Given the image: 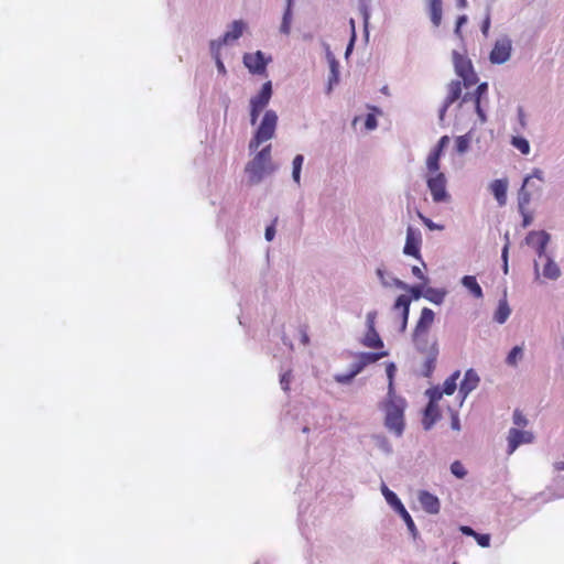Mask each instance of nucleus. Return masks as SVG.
Masks as SVG:
<instances>
[{
  "instance_id": "obj_1",
  "label": "nucleus",
  "mask_w": 564,
  "mask_h": 564,
  "mask_svg": "<svg viewBox=\"0 0 564 564\" xmlns=\"http://www.w3.org/2000/svg\"><path fill=\"white\" fill-rule=\"evenodd\" d=\"M273 95V85L271 80L263 83L259 91L250 98L249 119L250 124L254 126L264 111L258 127L249 141V150L256 151L261 144L271 140L275 135L279 117L275 110L265 109Z\"/></svg>"
},
{
  "instance_id": "obj_2",
  "label": "nucleus",
  "mask_w": 564,
  "mask_h": 564,
  "mask_svg": "<svg viewBox=\"0 0 564 564\" xmlns=\"http://www.w3.org/2000/svg\"><path fill=\"white\" fill-rule=\"evenodd\" d=\"M408 402L402 395L397 393H387L384 400L380 404V409L384 412V426L397 437H401L405 429L404 412Z\"/></svg>"
},
{
  "instance_id": "obj_3",
  "label": "nucleus",
  "mask_w": 564,
  "mask_h": 564,
  "mask_svg": "<svg viewBox=\"0 0 564 564\" xmlns=\"http://www.w3.org/2000/svg\"><path fill=\"white\" fill-rule=\"evenodd\" d=\"M271 144L263 147L246 165L245 172L251 184L260 183L267 174V164L271 160Z\"/></svg>"
},
{
  "instance_id": "obj_4",
  "label": "nucleus",
  "mask_w": 564,
  "mask_h": 564,
  "mask_svg": "<svg viewBox=\"0 0 564 564\" xmlns=\"http://www.w3.org/2000/svg\"><path fill=\"white\" fill-rule=\"evenodd\" d=\"M453 64L455 73L463 79V84L466 88H469L478 83V76L474 69V65L467 56L460 54L457 51L452 53Z\"/></svg>"
},
{
  "instance_id": "obj_5",
  "label": "nucleus",
  "mask_w": 564,
  "mask_h": 564,
  "mask_svg": "<svg viewBox=\"0 0 564 564\" xmlns=\"http://www.w3.org/2000/svg\"><path fill=\"white\" fill-rule=\"evenodd\" d=\"M432 175L426 178V186L431 193L434 203H447L451 199V195L447 192L446 185L447 180L443 172H431Z\"/></svg>"
},
{
  "instance_id": "obj_6",
  "label": "nucleus",
  "mask_w": 564,
  "mask_h": 564,
  "mask_svg": "<svg viewBox=\"0 0 564 564\" xmlns=\"http://www.w3.org/2000/svg\"><path fill=\"white\" fill-rule=\"evenodd\" d=\"M272 62V57L262 51L253 53H245L242 63L245 67L252 75L263 76L267 75L268 65Z\"/></svg>"
},
{
  "instance_id": "obj_7",
  "label": "nucleus",
  "mask_w": 564,
  "mask_h": 564,
  "mask_svg": "<svg viewBox=\"0 0 564 564\" xmlns=\"http://www.w3.org/2000/svg\"><path fill=\"white\" fill-rule=\"evenodd\" d=\"M421 246H422V234L421 230L412 225H409L406 228V238L403 247V253L409 257H413L419 260L423 267H426L422 254H421Z\"/></svg>"
},
{
  "instance_id": "obj_8",
  "label": "nucleus",
  "mask_w": 564,
  "mask_h": 564,
  "mask_svg": "<svg viewBox=\"0 0 564 564\" xmlns=\"http://www.w3.org/2000/svg\"><path fill=\"white\" fill-rule=\"evenodd\" d=\"M512 52V41L509 36L503 35L496 40L489 53V61L494 65L505 64L510 59Z\"/></svg>"
},
{
  "instance_id": "obj_9",
  "label": "nucleus",
  "mask_w": 564,
  "mask_h": 564,
  "mask_svg": "<svg viewBox=\"0 0 564 564\" xmlns=\"http://www.w3.org/2000/svg\"><path fill=\"white\" fill-rule=\"evenodd\" d=\"M507 454H513L518 447L524 444H531L534 441V434L530 431L511 427L508 432Z\"/></svg>"
},
{
  "instance_id": "obj_10",
  "label": "nucleus",
  "mask_w": 564,
  "mask_h": 564,
  "mask_svg": "<svg viewBox=\"0 0 564 564\" xmlns=\"http://www.w3.org/2000/svg\"><path fill=\"white\" fill-rule=\"evenodd\" d=\"M388 355V350L357 352L355 354L356 360L350 365V367L357 375H359L367 366L376 364Z\"/></svg>"
},
{
  "instance_id": "obj_11",
  "label": "nucleus",
  "mask_w": 564,
  "mask_h": 564,
  "mask_svg": "<svg viewBox=\"0 0 564 564\" xmlns=\"http://www.w3.org/2000/svg\"><path fill=\"white\" fill-rule=\"evenodd\" d=\"M551 240V235L545 230H531L525 237V243L532 247L538 257H546V247Z\"/></svg>"
},
{
  "instance_id": "obj_12",
  "label": "nucleus",
  "mask_w": 564,
  "mask_h": 564,
  "mask_svg": "<svg viewBox=\"0 0 564 564\" xmlns=\"http://www.w3.org/2000/svg\"><path fill=\"white\" fill-rule=\"evenodd\" d=\"M480 382V377L477 371L469 368L465 371L464 378L460 381L457 397L460 399L459 405L462 406L468 394L474 391Z\"/></svg>"
},
{
  "instance_id": "obj_13",
  "label": "nucleus",
  "mask_w": 564,
  "mask_h": 564,
  "mask_svg": "<svg viewBox=\"0 0 564 564\" xmlns=\"http://www.w3.org/2000/svg\"><path fill=\"white\" fill-rule=\"evenodd\" d=\"M449 143V137L443 135L438 139L437 143L430 151L426 159V169L429 172H437L441 166V158L444 153L445 148Z\"/></svg>"
},
{
  "instance_id": "obj_14",
  "label": "nucleus",
  "mask_w": 564,
  "mask_h": 564,
  "mask_svg": "<svg viewBox=\"0 0 564 564\" xmlns=\"http://www.w3.org/2000/svg\"><path fill=\"white\" fill-rule=\"evenodd\" d=\"M392 310L400 313L399 332L402 334L405 333L410 316V299H408L405 294L398 295L392 305Z\"/></svg>"
},
{
  "instance_id": "obj_15",
  "label": "nucleus",
  "mask_w": 564,
  "mask_h": 564,
  "mask_svg": "<svg viewBox=\"0 0 564 564\" xmlns=\"http://www.w3.org/2000/svg\"><path fill=\"white\" fill-rule=\"evenodd\" d=\"M422 509L429 514H437L441 510V501L437 496L427 491L421 490L417 496Z\"/></svg>"
},
{
  "instance_id": "obj_16",
  "label": "nucleus",
  "mask_w": 564,
  "mask_h": 564,
  "mask_svg": "<svg viewBox=\"0 0 564 564\" xmlns=\"http://www.w3.org/2000/svg\"><path fill=\"white\" fill-rule=\"evenodd\" d=\"M438 355H440L438 343H437V339H434L432 341V350L430 351L429 356H425V359L422 364V368L420 370L421 377H424V378L432 377V375L435 370V367H436V361H437Z\"/></svg>"
},
{
  "instance_id": "obj_17",
  "label": "nucleus",
  "mask_w": 564,
  "mask_h": 564,
  "mask_svg": "<svg viewBox=\"0 0 564 564\" xmlns=\"http://www.w3.org/2000/svg\"><path fill=\"white\" fill-rule=\"evenodd\" d=\"M442 417L441 411L437 404H426L422 410V427L424 431H431L433 426Z\"/></svg>"
},
{
  "instance_id": "obj_18",
  "label": "nucleus",
  "mask_w": 564,
  "mask_h": 564,
  "mask_svg": "<svg viewBox=\"0 0 564 564\" xmlns=\"http://www.w3.org/2000/svg\"><path fill=\"white\" fill-rule=\"evenodd\" d=\"M246 29L247 23L243 20H235L228 25V29L221 36H219V39L224 43L230 44L239 40L242 36Z\"/></svg>"
},
{
  "instance_id": "obj_19",
  "label": "nucleus",
  "mask_w": 564,
  "mask_h": 564,
  "mask_svg": "<svg viewBox=\"0 0 564 564\" xmlns=\"http://www.w3.org/2000/svg\"><path fill=\"white\" fill-rule=\"evenodd\" d=\"M435 318V313L433 310L429 307H423L420 314V317L414 327L413 334L417 337V335L427 334L430 327L432 326Z\"/></svg>"
},
{
  "instance_id": "obj_20",
  "label": "nucleus",
  "mask_w": 564,
  "mask_h": 564,
  "mask_svg": "<svg viewBox=\"0 0 564 564\" xmlns=\"http://www.w3.org/2000/svg\"><path fill=\"white\" fill-rule=\"evenodd\" d=\"M489 189L498 205L505 206L507 203L508 180L497 178L492 181L489 185Z\"/></svg>"
},
{
  "instance_id": "obj_21",
  "label": "nucleus",
  "mask_w": 564,
  "mask_h": 564,
  "mask_svg": "<svg viewBox=\"0 0 564 564\" xmlns=\"http://www.w3.org/2000/svg\"><path fill=\"white\" fill-rule=\"evenodd\" d=\"M360 344L371 349L383 350L384 343L376 328L367 329Z\"/></svg>"
},
{
  "instance_id": "obj_22",
  "label": "nucleus",
  "mask_w": 564,
  "mask_h": 564,
  "mask_svg": "<svg viewBox=\"0 0 564 564\" xmlns=\"http://www.w3.org/2000/svg\"><path fill=\"white\" fill-rule=\"evenodd\" d=\"M427 11L430 20L435 28H438L443 19V1L427 0Z\"/></svg>"
},
{
  "instance_id": "obj_23",
  "label": "nucleus",
  "mask_w": 564,
  "mask_h": 564,
  "mask_svg": "<svg viewBox=\"0 0 564 564\" xmlns=\"http://www.w3.org/2000/svg\"><path fill=\"white\" fill-rule=\"evenodd\" d=\"M488 94V83L484 82L477 85L476 89L473 93H465L462 97V102L473 101L474 105L476 102H481L482 98Z\"/></svg>"
},
{
  "instance_id": "obj_24",
  "label": "nucleus",
  "mask_w": 564,
  "mask_h": 564,
  "mask_svg": "<svg viewBox=\"0 0 564 564\" xmlns=\"http://www.w3.org/2000/svg\"><path fill=\"white\" fill-rule=\"evenodd\" d=\"M462 285L468 290V292L475 297V299H482L484 292L479 283L477 282V279L475 275H464L460 279Z\"/></svg>"
},
{
  "instance_id": "obj_25",
  "label": "nucleus",
  "mask_w": 564,
  "mask_h": 564,
  "mask_svg": "<svg viewBox=\"0 0 564 564\" xmlns=\"http://www.w3.org/2000/svg\"><path fill=\"white\" fill-rule=\"evenodd\" d=\"M381 491L387 503L395 513L405 508L401 499L398 497V495L391 489H389L384 484L382 485Z\"/></svg>"
},
{
  "instance_id": "obj_26",
  "label": "nucleus",
  "mask_w": 564,
  "mask_h": 564,
  "mask_svg": "<svg viewBox=\"0 0 564 564\" xmlns=\"http://www.w3.org/2000/svg\"><path fill=\"white\" fill-rule=\"evenodd\" d=\"M446 295H447V291L445 289H438V288H433V286L425 288L424 299L435 305L443 304Z\"/></svg>"
},
{
  "instance_id": "obj_27",
  "label": "nucleus",
  "mask_w": 564,
  "mask_h": 564,
  "mask_svg": "<svg viewBox=\"0 0 564 564\" xmlns=\"http://www.w3.org/2000/svg\"><path fill=\"white\" fill-rule=\"evenodd\" d=\"M511 314V308L506 297L499 300L498 306L494 313V321L498 324H505Z\"/></svg>"
},
{
  "instance_id": "obj_28",
  "label": "nucleus",
  "mask_w": 564,
  "mask_h": 564,
  "mask_svg": "<svg viewBox=\"0 0 564 564\" xmlns=\"http://www.w3.org/2000/svg\"><path fill=\"white\" fill-rule=\"evenodd\" d=\"M293 6H294V2H286L284 12L282 15L280 32L285 35H289L291 32V23H292V19H293Z\"/></svg>"
},
{
  "instance_id": "obj_29",
  "label": "nucleus",
  "mask_w": 564,
  "mask_h": 564,
  "mask_svg": "<svg viewBox=\"0 0 564 564\" xmlns=\"http://www.w3.org/2000/svg\"><path fill=\"white\" fill-rule=\"evenodd\" d=\"M412 340L417 352L429 356L432 350V343L430 344L427 334L417 335L412 334Z\"/></svg>"
},
{
  "instance_id": "obj_30",
  "label": "nucleus",
  "mask_w": 564,
  "mask_h": 564,
  "mask_svg": "<svg viewBox=\"0 0 564 564\" xmlns=\"http://www.w3.org/2000/svg\"><path fill=\"white\" fill-rule=\"evenodd\" d=\"M462 83L457 79L452 80L448 84V93L444 101L447 102V105H453L455 101H457L459 98H462Z\"/></svg>"
},
{
  "instance_id": "obj_31",
  "label": "nucleus",
  "mask_w": 564,
  "mask_h": 564,
  "mask_svg": "<svg viewBox=\"0 0 564 564\" xmlns=\"http://www.w3.org/2000/svg\"><path fill=\"white\" fill-rule=\"evenodd\" d=\"M546 262L543 267V275L550 280H557L561 275V270L557 263L549 256L545 257Z\"/></svg>"
},
{
  "instance_id": "obj_32",
  "label": "nucleus",
  "mask_w": 564,
  "mask_h": 564,
  "mask_svg": "<svg viewBox=\"0 0 564 564\" xmlns=\"http://www.w3.org/2000/svg\"><path fill=\"white\" fill-rule=\"evenodd\" d=\"M473 139V130H469L467 133L463 135H458L455 138V151L458 154H465L468 152L470 142Z\"/></svg>"
},
{
  "instance_id": "obj_33",
  "label": "nucleus",
  "mask_w": 564,
  "mask_h": 564,
  "mask_svg": "<svg viewBox=\"0 0 564 564\" xmlns=\"http://www.w3.org/2000/svg\"><path fill=\"white\" fill-rule=\"evenodd\" d=\"M405 523L406 528H408V531L409 533L411 534L412 539L413 540H416L420 538V532L414 523V520L412 519L411 514L409 513V511L403 508L401 511H399L397 513Z\"/></svg>"
},
{
  "instance_id": "obj_34",
  "label": "nucleus",
  "mask_w": 564,
  "mask_h": 564,
  "mask_svg": "<svg viewBox=\"0 0 564 564\" xmlns=\"http://www.w3.org/2000/svg\"><path fill=\"white\" fill-rule=\"evenodd\" d=\"M460 377V371L455 370L449 377L445 379L443 386L441 387L442 391L446 395H452L457 389V380Z\"/></svg>"
},
{
  "instance_id": "obj_35",
  "label": "nucleus",
  "mask_w": 564,
  "mask_h": 564,
  "mask_svg": "<svg viewBox=\"0 0 564 564\" xmlns=\"http://www.w3.org/2000/svg\"><path fill=\"white\" fill-rule=\"evenodd\" d=\"M305 158L303 154H296L292 160V180L300 186L301 185V173Z\"/></svg>"
},
{
  "instance_id": "obj_36",
  "label": "nucleus",
  "mask_w": 564,
  "mask_h": 564,
  "mask_svg": "<svg viewBox=\"0 0 564 564\" xmlns=\"http://www.w3.org/2000/svg\"><path fill=\"white\" fill-rule=\"evenodd\" d=\"M426 283H417V284H408L405 291L409 294H405L408 299H410V303L412 301H417L425 295Z\"/></svg>"
},
{
  "instance_id": "obj_37",
  "label": "nucleus",
  "mask_w": 564,
  "mask_h": 564,
  "mask_svg": "<svg viewBox=\"0 0 564 564\" xmlns=\"http://www.w3.org/2000/svg\"><path fill=\"white\" fill-rule=\"evenodd\" d=\"M397 370V365L393 361H389L386 364V375L388 379L387 393H397L394 384Z\"/></svg>"
},
{
  "instance_id": "obj_38",
  "label": "nucleus",
  "mask_w": 564,
  "mask_h": 564,
  "mask_svg": "<svg viewBox=\"0 0 564 564\" xmlns=\"http://www.w3.org/2000/svg\"><path fill=\"white\" fill-rule=\"evenodd\" d=\"M339 63L332 62V65H329V76L327 82V89L326 93L330 94L333 90V87L339 83L340 78V72H339Z\"/></svg>"
},
{
  "instance_id": "obj_39",
  "label": "nucleus",
  "mask_w": 564,
  "mask_h": 564,
  "mask_svg": "<svg viewBox=\"0 0 564 564\" xmlns=\"http://www.w3.org/2000/svg\"><path fill=\"white\" fill-rule=\"evenodd\" d=\"M373 440H375L376 446L382 453H384L386 455H391L393 453V447L387 436H384L382 434H376V435H373Z\"/></svg>"
},
{
  "instance_id": "obj_40",
  "label": "nucleus",
  "mask_w": 564,
  "mask_h": 564,
  "mask_svg": "<svg viewBox=\"0 0 564 564\" xmlns=\"http://www.w3.org/2000/svg\"><path fill=\"white\" fill-rule=\"evenodd\" d=\"M523 357V348L521 346H513L507 357H506V364L508 366L514 367L518 365V361Z\"/></svg>"
},
{
  "instance_id": "obj_41",
  "label": "nucleus",
  "mask_w": 564,
  "mask_h": 564,
  "mask_svg": "<svg viewBox=\"0 0 564 564\" xmlns=\"http://www.w3.org/2000/svg\"><path fill=\"white\" fill-rule=\"evenodd\" d=\"M511 144L517 150H519L522 154L527 155L530 153V143L529 141L522 137V135H514L511 138Z\"/></svg>"
},
{
  "instance_id": "obj_42",
  "label": "nucleus",
  "mask_w": 564,
  "mask_h": 564,
  "mask_svg": "<svg viewBox=\"0 0 564 564\" xmlns=\"http://www.w3.org/2000/svg\"><path fill=\"white\" fill-rule=\"evenodd\" d=\"M531 200V193L525 189V186H521L518 192V209L519 213H523V209L529 205Z\"/></svg>"
},
{
  "instance_id": "obj_43",
  "label": "nucleus",
  "mask_w": 564,
  "mask_h": 564,
  "mask_svg": "<svg viewBox=\"0 0 564 564\" xmlns=\"http://www.w3.org/2000/svg\"><path fill=\"white\" fill-rule=\"evenodd\" d=\"M227 45L224 43L219 37L216 40L209 41V53L214 61H217V58H221V48L223 46Z\"/></svg>"
},
{
  "instance_id": "obj_44",
  "label": "nucleus",
  "mask_w": 564,
  "mask_h": 564,
  "mask_svg": "<svg viewBox=\"0 0 564 564\" xmlns=\"http://www.w3.org/2000/svg\"><path fill=\"white\" fill-rule=\"evenodd\" d=\"M359 12L364 20L365 34H366V36H368L369 35L368 24H369V20H370V8H369L367 0H359Z\"/></svg>"
},
{
  "instance_id": "obj_45",
  "label": "nucleus",
  "mask_w": 564,
  "mask_h": 564,
  "mask_svg": "<svg viewBox=\"0 0 564 564\" xmlns=\"http://www.w3.org/2000/svg\"><path fill=\"white\" fill-rule=\"evenodd\" d=\"M425 394L429 398V402L426 404H437V401L442 399L444 392L442 391L440 386H435L429 388Z\"/></svg>"
},
{
  "instance_id": "obj_46",
  "label": "nucleus",
  "mask_w": 564,
  "mask_h": 564,
  "mask_svg": "<svg viewBox=\"0 0 564 564\" xmlns=\"http://www.w3.org/2000/svg\"><path fill=\"white\" fill-rule=\"evenodd\" d=\"M349 24H350V28H351V34H350V39H349L348 44H347L346 50H345V57L346 58H348L350 56V54L352 53L354 47H355V43H356V40H357V34H356V29H355V20L350 19Z\"/></svg>"
},
{
  "instance_id": "obj_47",
  "label": "nucleus",
  "mask_w": 564,
  "mask_h": 564,
  "mask_svg": "<svg viewBox=\"0 0 564 564\" xmlns=\"http://www.w3.org/2000/svg\"><path fill=\"white\" fill-rule=\"evenodd\" d=\"M356 376H358V375L350 367L349 371H347L345 373H337V375H335L334 379L337 383L349 384L352 382V380L355 379Z\"/></svg>"
},
{
  "instance_id": "obj_48",
  "label": "nucleus",
  "mask_w": 564,
  "mask_h": 564,
  "mask_svg": "<svg viewBox=\"0 0 564 564\" xmlns=\"http://www.w3.org/2000/svg\"><path fill=\"white\" fill-rule=\"evenodd\" d=\"M451 473L458 479H464L467 475V469L459 460H455L449 466Z\"/></svg>"
},
{
  "instance_id": "obj_49",
  "label": "nucleus",
  "mask_w": 564,
  "mask_h": 564,
  "mask_svg": "<svg viewBox=\"0 0 564 564\" xmlns=\"http://www.w3.org/2000/svg\"><path fill=\"white\" fill-rule=\"evenodd\" d=\"M532 178H536L540 182H544V173H543V171L540 170V169H533L532 173L524 177L523 186H527V185L534 186L533 183H530V181Z\"/></svg>"
},
{
  "instance_id": "obj_50",
  "label": "nucleus",
  "mask_w": 564,
  "mask_h": 564,
  "mask_svg": "<svg viewBox=\"0 0 564 564\" xmlns=\"http://www.w3.org/2000/svg\"><path fill=\"white\" fill-rule=\"evenodd\" d=\"M278 216L273 218V220L271 221V224H269L267 227H265V230H264V238L267 241H272L275 237V234H276V224H278Z\"/></svg>"
},
{
  "instance_id": "obj_51",
  "label": "nucleus",
  "mask_w": 564,
  "mask_h": 564,
  "mask_svg": "<svg viewBox=\"0 0 564 564\" xmlns=\"http://www.w3.org/2000/svg\"><path fill=\"white\" fill-rule=\"evenodd\" d=\"M491 25V15H490V8L487 7L485 18L481 21L480 24V31L484 34V36H488L489 30Z\"/></svg>"
},
{
  "instance_id": "obj_52",
  "label": "nucleus",
  "mask_w": 564,
  "mask_h": 564,
  "mask_svg": "<svg viewBox=\"0 0 564 564\" xmlns=\"http://www.w3.org/2000/svg\"><path fill=\"white\" fill-rule=\"evenodd\" d=\"M506 238L508 239V235L506 236ZM508 257H509V242L507 241L501 250L502 271L505 274H508V271H509Z\"/></svg>"
},
{
  "instance_id": "obj_53",
  "label": "nucleus",
  "mask_w": 564,
  "mask_h": 564,
  "mask_svg": "<svg viewBox=\"0 0 564 564\" xmlns=\"http://www.w3.org/2000/svg\"><path fill=\"white\" fill-rule=\"evenodd\" d=\"M378 127L377 116L375 113H367L365 118V128L368 131L376 130Z\"/></svg>"
},
{
  "instance_id": "obj_54",
  "label": "nucleus",
  "mask_w": 564,
  "mask_h": 564,
  "mask_svg": "<svg viewBox=\"0 0 564 564\" xmlns=\"http://www.w3.org/2000/svg\"><path fill=\"white\" fill-rule=\"evenodd\" d=\"M468 17L466 14L458 15L455 22L454 34L462 37V28L467 23Z\"/></svg>"
},
{
  "instance_id": "obj_55",
  "label": "nucleus",
  "mask_w": 564,
  "mask_h": 564,
  "mask_svg": "<svg viewBox=\"0 0 564 564\" xmlns=\"http://www.w3.org/2000/svg\"><path fill=\"white\" fill-rule=\"evenodd\" d=\"M474 539L476 540L477 544L481 547H489L490 546V534H487V533H476V535L474 536Z\"/></svg>"
},
{
  "instance_id": "obj_56",
  "label": "nucleus",
  "mask_w": 564,
  "mask_h": 564,
  "mask_svg": "<svg viewBox=\"0 0 564 564\" xmlns=\"http://www.w3.org/2000/svg\"><path fill=\"white\" fill-rule=\"evenodd\" d=\"M512 421H513V424L517 426H527L528 425V419L519 410L513 411Z\"/></svg>"
},
{
  "instance_id": "obj_57",
  "label": "nucleus",
  "mask_w": 564,
  "mask_h": 564,
  "mask_svg": "<svg viewBox=\"0 0 564 564\" xmlns=\"http://www.w3.org/2000/svg\"><path fill=\"white\" fill-rule=\"evenodd\" d=\"M291 377L292 375L290 370L280 375V384L284 392L290 390Z\"/></svg>"
},
{
  "instance_id": "obj_58",
  "label": "nucleus",
  "mask_w": 564,
  "mask_h": 564,
  "mask_svg": "<svg viewBox=\"0 0 564 564\" xmlns=\"http://www.w3.org/2000/svg\"><path fill=\"white\" fill-rule=\"evenodd\" d=\"M475 107V112L480 121V123H485L487 121V113L486 111L484 110V108L481 107V102H476V105H474Z\"/></svg>"
},
{
  "instance_id": "obj_59",
  "label": "nucleus",
  "mask_w": 564,
  "mask_h": 564,
  "mask_svg": "<svg viewBox=\"0 0 564 564\" xmlns=\"http://www.w3.org/2000/svg\"><path fill=\"white\" fill-rule=\"evenodd\" d=\"M452 415H451V427L454 430V431H460L462 429V425H460V420H459V416H458V413L456 411H452Z\"/></svg>"
},
{
  "instance_id": "obj_60",
  "label": "nucleus",
  "mask_w": 564,
  "mask_h": 564,
  "mask_svg": "<svg viewBox=\"0 0 564 564\" xmlns=\"http://www.w3.org/2000/svg\"><path fill=\"white\" fill-rule=\"evenodd\" d=\"M411 272H412V274H413L416 279L421 280L422 282H424V283H427V282H429V278L423 273V271L421 270V268H420V267H417V265H413V267L411 268Z\"/></svg>"
},
{
  "instance_id": "obj_61",
  "label": "nucleus",
  "mask_w": 564,
  "mask_h": 564,
  "mask_svg": "<svg viewBox=\"0 0 564 564\" xmlns=\"http://www.w3.org/2000/svg\"><path fill=\"white\" fill-rule=\"evenodd\" d=\"M452 105H447L446 101H443L442 106L440 107L438 109V122L442 127H444V120H445V116H446V111L448 110V108L451 107Z\"/></svg>"
},
{
  "instance_id": "obj_62",
  "label": "nucleus",
  "mask_w": 564,
  "mask_h": 564,
  "mask_svg": "<svg viewBox=\"0 0 564 564\" xmlns=\"http://www.w3.org/2000/svg\"><path fill=\"white\" fill-rule=\"evenodd\" d=\"M423 225L426 226L430 230H443L444 226L437 223H434L431 218L423 219Z\"/></svg>"
},
{
  "instance_id": "obj_63",
  "label": "nucleus",
  "mask_w": 564,
  "mask_h": 564,
  "mask_svg": "<svg viewBox=\"0 0 564 564\" xmlns=\"http://www.w3.org/2000/svg\"><path fill=\"white\" fill-rule=\"evenodd\" d=\"M376 273H377V276L379 278L381 284L384 286V288H388V286H391L390 282L386 280V270L382 269V268H378L376 270Z\"/></svg>"
},
{
  "instance_id": "obj_64",
  "label": "nucleus",
  "mask_w": 564,
  "mask_h": 564,
  "mask_svg": "<svg viewBox=\"0 0 564 564\" xmlns=\"http://www.w3.org/2000/svg\"><path fill=\"white\" fill-rule=\"evenodd\" d=\"M522 215V227L527 228L532 224L533 217L530 213H528L525 209H523V213H520Z\"/></svg>"
}]
</instances>
